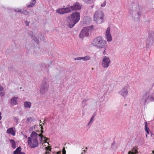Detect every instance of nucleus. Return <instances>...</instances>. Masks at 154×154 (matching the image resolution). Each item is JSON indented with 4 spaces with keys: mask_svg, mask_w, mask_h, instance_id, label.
Wrapping results in <instances>:
<instances>
[{
    "mask_svg": "<svg viewBox=\"0 0 154 154\" xmlns=\"http://www.w3.org/2000/svg\"><path fill=\"white\" fill-rule=\"evenodd\" d=\"M38 136L40 137V140L41 143L42 142V138L45 139L46 138L45 137H44L42 134H37L35 132L33 131L32 132L30 137L28 138V144L31 148H35L38 146V142L37 140Z\"/></svg>",
    "mask_w": 154,
    "mask_h": 154,
    "instance_id": "obj_1",
    "label": "nucleus"
},
{
    "mask_svg": "<svg viewBox=\"0 0 154 154\" xmlns=\"http://www.w3.org/2000/svg\"><path fill=\"white\" fill-rule=\"evenodd\" d=\"M80 17L79 12H73L70 16L66 17V20L67 22V26L70 28H72L79 21Z\"/></svg>",
    "mask_w": 154,
    "mask_h": 154,
    "instance_id": "obj_2",
    "label": "nucleus"
},
{
    "mask_svg": "<svg viewBox=\"0 0 154 154\" xmlns=\"http://www.w3.org/2000/svg\"><path fill=\"white\" fill-rule=\"evenodd\" d=\"M91 44L98 48H103L106 47V42L102 36H99L94 39L91 42Z\"/></svg>",
    "mask_w": 154,
    "mask_h": 154,
    "instance_id": "obj_3",
    "label": "nucleus"
},
{
    "mask_svg": "<svg viewBox=\"0 0 154 154\" xmlns=\"http://www.w3.org/2000/svg\"><path fill=\"white\" fill-rule=\"evenodd\" d=\"M142 14L141 11L138 5H134L132 9L130 11V14L135 20H138L140 19Z\"/></svg>",
    "mask_w": 154,
    "mask_h": 154,
    "instance_id": "obj_4",
    "label": "nucleus"
},
{
    "mask_svg": "<svg viewBox=\"0 0 154 154\" xmlns=\"http://www.w3.org/2000/svg\"><path fill=\"white\" fill-rule=\"evenodd\" d=\"M153 101H154V93L150 95L149 91H147L142 96L140 103L141 105L145 106L146 104Z\"/></svg>",
    "mask_w": 154,
    "mask_h": 154,
    "instance_id": "obj_5",
    "label": "nucleus"
},
{
    "mask_svg": "<svg viewBox=\"0 0 154 154\" xmlns=\"http://www.w3.org/2000/svg\"><path fill=\"white\" fill-rule=\"evenodd\" d=\"M94 20L97 24L103 23L104 20L103 12L100 11H95L94 15Z\"/></svg>",
    "mask_w": 154,
    "mask_h": 154,
    "instance_id": "obj_6",
    "label": "nucleus"
},
{
    "mask_svg": "<svg viewBox=\"0 0 154 154\" xmlns=\"http://www.w3.org/2000/svg\"><path fill=\"white\" fill-rule=\"evenodd\" d=\"M48 79L45 78L42 81L40 85V93L42 94H45L48 90L49 87Z\"/></svg>",
    "mask_w": 154,
    "mask_h": 154,
    "instance_id": "obj_7",
    "label": "nucleus"
},
{
    "mask_svg": "<svg viewBox=\"0 0 154 154\" xmlns=\"http://www.w3.org/2000/svg\"><path fill=\"white\" fill-rule=\"evenodd\" d=\"M110 60L109 57L105 56L103 58L102 66L104 68H107L109 66Z\"/></svg>",
    "mask_w": 154,
    "mask_h": 154,
    "instance_id": "obj_8",
    "label": "nucleus"
},
{
    "mask_svg": "<svg viewBox=\"0 0 154 154\" xmlns=\"http://www.w3.org/2000/svg\"><path fill=\"white\" fill-rule=\"evenodd\" d=\"M89 28L88 27H85L81 31L79 35L80 38H82L85 36H88L89 35Z\"/></svg>",
    "mask_w": 154,
    "mask_h": 154,
    "instance_id": "obj_9",
    "label": "nucleus"
},
{
    "mask_svg": "<svg viewBox=\"0 0 154 154\" xmlns=\"http://www.w3.org/2000/svg\"><path fill=\"white\" fill-rule=\"evenodd\" d=\"M110 27H108L107 29L105 34V36L107 41L108 42H111L112 39V38L110 32Z\"/></svg>",
    "mask_w": 154,
    "mask_h": 154,
    "instance_id": "obj_10",
    "label": "nucleus"
},
{
    "mask_svg": "<svg viewBox=\"0 0 154 154\" xmlns=\"http://www.w3.org/2000/svg\"><path fill=\"white\" fill-rule=\"evenodd\" d=\"M119 94L124 97L126 96L128 94V87L127 86H124L119 91Z\"/></svg>",
    "mask_w": 154,
    "mask_h": 154,
    "instance_id": "obj_11",
    "label": "nucleus"
},
{
    "mask_svg": "<svg viewBox=\"0 0 154 154\" xmlns=\"http://www.w3.org/2000/svg\"><path fill=\"white\" fill-rule=\"evenodd\" d=\"M72 11L74 10H79L81 9L80 5L78 3H76L73 5L71 6Z\"/></svg>",
    "mask_w": 154,
    "mask_h": 154,
    "instance_id": "obj_12",
    "label": "nucleus"
},
{
    "mask_svg": "<svg viewBox=\"0 0 154 154\" xmlns=\"http://www.w3.org/2000/svg\"><path fill=\"white\" fill-rule=\"evenodd\" d=\"M18 97H14L10 100V103L11 106H14L17 104V100Z\"/></svg>",
    "mask_w": 154,
    "mask_h": 154,
    "instance_id": "obj_13",
    "label": "nucleus"
},
{
    "mask_svg": "<svg viewBox=\"0 0 154 154\" xmlns=\"http://www.w3.org/2000/svg\"><path fill=\"white\" fill-rule=\"evenodd\" d=\"M83 20L85 24H89L91 21V19L90 17L87 16L84 18Z\"/></svg>",
    "mask_w": 154,
    "mask_h": 154,
    "instance_id": "obj_14",
    "label": "nucleus"
},
{
    "mask_svg": "<svg viewBox=\"0 0 154 154\" xmlns=\"http://www.w3.org/2000/svg\"><path fill=\"white\" fill-rule=\"evenodd\" d=\"M68 7L66 8H65L64 6H63L65 13H67L70 12L72 11V8H71V6H70L69 5H68Z\"/></svg>",
    "mask_w": 154,
    "mask_h": 154,
    "instance_id": "obj_15",
    "label": "nucleus"
},
{
    "mask_svg": "<svg viewBox=\"0 0 154 154\" xmlns=\"http://www.w3.org/2000/svg\"><path fill=\"white\" fill-rule=\"evenodd\" d=\"M14 128H11L8 129L7 131V133L11 134L14 136L15 135V131L13 130Z\"/></svg>",
    "mask_w": 154,
    "mask_h": 154,
    "instance_id": "obj_16",
    "label": "nucleus"
},
{
    "mask_svg": "<svg viewBox=\"0 0 154 154\" xmlns=\"http://www.w3.org/2000/svg\"><path fill=\"white\" fill-rule=\"evenodd\" d=\"M21 148L20 146H19L14 151L13 153L23 154V153H24L23 152H21Z\"/></svg>",
    "mask_w": 154,
    "mask_h": 154,
    "instance_id": "obj_17",
    "label": "nucleus"
},
{
    "mask_svg": "<svg viewBox=\"0 0 154 154\" xmlns=\"http://www.w3.org/2000/svg\"><path fill=\"white\" fill-rule=\"evenodd\" d=\"M56 12L61 14H65L64 8H58L57 11Z\"/></svg>",
    "mask_w": 154,
    "mask_h": 154,
    "instance_id": "obj_18",
    "label": "nucleus"
},
{
    "mask_svg": "<svg viewBox=\"0 0 154 154\" xmlns=\"http://www.w3.org/2000/svg\"><path fill=\"white\" fill-rule=\"evenodd\" d=\"M9 141L11 144V145L13 149H15L17 146H16V142H15L14 140L13 139H11L9 140Z\"/></svg>",
    "mask_w": 154,
    "mask_h": 154,
    "instance_id": "obj_19",
    "label": "nucleus"
},
{
    "mask_svg": "<svg viewBox=\"0 0 154 154\" xmlns=\"http://www.w3.org/2000/svg\"><path fill=\"white\" fill-rule=\"evenodd\" d=\"M35 0H31L30 2L29 5H27V7L28 8L32 7L35 5Z\"/></svg>",
    "mask_w": 154,
    "mask_h": 154,
    "instance_id": "obj_20",
    "label": "nucleus"
},
{
    "mask_svg": "<svg viewBox=\"0 0 154 154\" xmlns=\"http://www.w3.org/2000/svg\"><path fill=\"white\" fill-rule=\"evenodd\" d=\"M24 107L26 108H30L31 106V103L29 102L26 101L24 103Z\"/></svg>",
    "mask_w": 154,
    "mask_h": 154,
    "instance_id": "obj_21",
    "label": "nucleus"
},
{
    "mask_svg": "<svg viewBox=\"0 0 154 154\" xmlns=\"http://www.w3.org/2000/svg\"><path fill=\"white\" fill-rule=\"evenodd\" d=\"M138 152L135 148H133L132 150V151H129L128 154H136L138 153Z\"/></svg>",
    "mask_w": 154,
    "mask_h": 154,
    "instance_id": "obj_22",
    "label": "nucleus"
},
{
    "mask_svg": "<svg viewBox=\"0 0 154 154\" xmlns=\"http://www.w3.org/2000/svg\"><path fill=\"white\" fill-rule=\"evenodd\" d=\"M33 39L37 44L39 43V37L38 36H32Z\"/></svg>",
    "mask_w": 154,
    "mask_h": 154,
    "instance_id": "obj_23",
    "label": "nucleus"
},
{
    "mask_svg": "<svg viewBox=\"0 0 154 154\" xmlns=\"http://www.w3.org/2000/svg\"><path fill=\"white\" fill-rule=\"evenodd\" d=\"M90 57L89 56H86L84 57H82V60L84 61H87L90 59Z\"/></svg>",
    "mask_w": 154,
    "mask_h": 154,
    "instance_id": "obj_24",
    "label": "nucleus"
},
{
    "mask_svg": "<svg viewBox=\"0 0 154 154\" xmlns=\"http://www.w3.org/2000/svg\"><path fill=\"white\" fill-rule=\"evenodd\" d=\"M21 14L27 15L29 14V12L26 10H23L21 11Z\"/></svg>",
    "mask_w": 154,
    "mask_h": 154,
    "instance_id": "obj_25",
    "label": "nucleus"
},
{
    "mask_svg": "<svg viewBox=\"0 0 154 154\" xmlns=\"http://www.w3.org/2000/svg\"><path fill=\"white\" fill-rule=\"evenodd\" d=\"M94 0H83V1L87 4H91L93 2Z\"/></svg>",
    "mask_w": 154,
    "mask_h": 154,
    "instance_id": "obj_26",
    "label": "nucleus"
},
{
    "mask_svg": "<svg viewBox=\"0 0 154 154\" xmlns=\"http://www.w3.org/2000/svg\"><path fill=\"white\" fill-rule=\"evenodd\" d=\"M34 119L31 117H29L27 118V121L28 122H31L34 121Z\"/></svg>",
    "mask_w": 154,
    "mask_h": 154,
    "instance_id": "obj_27",
    "label": "nucleus"
},
{
    "mask_svg": "<svg viewBox=\"0 0 154 154\" xmlns=\"http://www.w3.org/2000/svg\"><path fill=\"white\" fill-rule=\"evenodd\" d=\"M152 40H147V42H146V45H147V47H148V43H150V44L149 45H152Z\"/></svg>",
    "mask_w": 154,
    "mask_h": 154,
    "instance_id": "obj_28",
    "label": "nucleus"
},
{
    "mask_svg": "<svg viewBox=\"0 0 154 154\" xmlns=\"http://www.w3.org/2000/svg\"><path fill=\"white\" fill-rule=\"evenodd\" d=\"M147 122H145V130L146 131H149V129L148 127H147Z\"/></svg>",
    "mask_w": 154,
    "mask_h": 154,
    "instance_id": "obj_29",
    "label": "nucleus"
},
{
    "mask_svg": "<svg viewBox=\"0 0 154 154\" xmlns=\"http://www.w3.org/2000/svg\"><path fill=\"white\" fill-rule=\"evenodd\" d=\"M14 10L15 12H19L21 14V10L18 9H14Z\"/></svg>",
    "mask_w": 154,
    "mask_h": 154,
    "instance_id": "obj_30",
    "label": "nucleus"
},
{
    "mask_svg": "<svg viewBox=\"0 0 154 154\" xmlns=\"http://www.w3.org/2000/svg\"><path fill=\"white\" fill-rule=\"evenodd\" d=\"M94 117V115L93 116H92L91 118V119L89 121L90 122L92 123L93 122V120Z\"/></svg>",
    "mask_w": 154,
    "mask_h": 154,
    "instance_id": "obj_31",
    "label": "nucleus"
},
{
    "mask_svg": "<svg viewBox=\"0 0 154 154\" xmlns=\"http://www.w3.org/2000/svg\"><path fill=\"white\" fill-rule=\"evenodd\" d=\"M75 60H82V57H78L75 58Z\"/></svg>",
    "mask_w": 154,
    "mask_h": 154,
    "instance_id": "obj_32",
    "label": "nucleus"
},
{
    "mask_svg": "<svg viewBox=\"0 0 154 154\" xmlns=\"http://www.w3.org/2000/svg\"><path fill=\"white\" fill-rule=\"evenodd\" d=\"M62 154H66V151L65 149V147H63L62 149Z\"/></svg>",
    "mask_w": 154,
    "mask_h": 154,
    "instance_id": "obj_33",
    "label": "nucleus"
},
{
    "mask_svg": "<svg viewBox=\"0 0 154 154\" xmlns=\"http://www.w3.org/2000/svg\"><path fill=\"white\" fill-rule=\"evenodd\" d=\"M40 66L41 67H43V66H45L46 67V66L45 65V63H41V64H40Z\"/></svg>",
    "mask_w": 154,
    "mask_h": 154,
    "instance_id": "obj_34",
    "label": "nucleus"
},
{
    "mask_svg": "<svg viewBox=\"0 0 154 154\" xmlns=\"http://www.w3.org/2000/svg\"><path fill=\"white\" fill-rule=\"evenodd\" d=\"M106 5V2H104L103 4L101 5V7H104Z\"/></svg>",
    "mask_w": 154,
    "mask_h": 154,
    "instance_id": "obj_35",
    "label": "nucleus"
},
{
    "mask_svg": "<svg viewBox=\"0 0 154 154\" xmlns=\"http://www.w3.org/2000/svg\"><path fill=\"white\" fill-rule=\"evenodd\" d=\"M4 92H0V96L1 97H2L4 95Z\"/></svg>",
    "mask_w": 154,
    "mask_h": 154,
    "instance_id": "obj_36",
    "label": "nucleus"
},
{
    "mask_svg": "<svg viewBox=\"0 0 154 154\" xmlns=\"http://www.w3.org/2000/svg\"><path fill=\"white\" fill-rule=\"evenodd\" d=\"M104 48V51H103V54L104 55H105L106 54V48L105 47Z\"/></svg>",
    "mask_w": 154,
    "mask_h": 154,
    "instance_id": "obj_37",
    "label": "nucleus"
},
{
    "mask_svg": "<svg viewBox=\"0 0 154 154\" xmlns=\"http://www.w3.org/2000/svg\"><path fill=\"white\" fill-rule=\"evenodd\" d=\"M25 23H26V26H29V22H27V21H25Z\"/></svg>",
    "mask_w": 154,
    "mask_h": 154,
    "instance_id": "obj_38",
    "label": "nucleus"
},
{
    "mask_svg": "<svg viewBox=\"0 0 154 154\" xmlns=\"http://www.w3.org/2000/svg\"><path fill=\"white\" fill-rule=\"evenodd\" d=\"M45 154H50V153L48 151H46L45 152Z\"/></svg>",
    "mask_w": 154,
    "mask_h": 154,
    "instance_id": "obj_39",
    "label": "nucleus"
},
{
    "mask_svg": "<svg viewBox=\"0 0 154 154\" xmlns=\"http://www.w3.org/2000/svg\"><path fill=\"white\" fill-rule=\"evenodd\" d=\"M14 119V120H16V122H17L18 120V119L17 118L15 117Z\"/></svg>",
    "mask_w": 154,
    "mask_h": 154,
    "instance_id": "obj_40",
    "label": "nucleus"
},
{
    "mask_svg": "<svg viewBox=\"0 0 154 154\" xmlns=\"http://www.w3.org/2000/svg\"><path fill=\"white\" fill-rule=\"evenodd\" d=\"M1 112H0V120H1L2 119V117L1 116ZM0 123H1V122H0Z\"/></svg>",
    "mask_w": 154,
    "mask_h": 154,
    "instance_id": "obj_41",
    "label": "nucleus"
},
{
    "mask_svg": "<svg viewBox=\"0 0 154 154\" xmlns=\"http://www.w3.org/2000/svg\"><path fill=\"white\" fill-rule=\"evenodd\" d=\"M115 144V142H113L112 144V146H113L114 144Z\"/></svg>",
    "mask_w": 154,
    "mask_h": 154,
    "instance_id": "obj_42",
    "label": "nucleus"
},
{
    "mask_svg": "<svg viewBox=\"0 0 154 154\" xmlns=\"http://www.w3.org/2000/svg\"><path fill=\"white\" fill-rule=\"evenodd\" d=\"M91 123V122H90L89 121V122L88 123L87 125H88L89 126V125H90V124Z\"/></svg>",
    "mask_w": 154,
    "mask_h": 154,
    "instance_id": "obj_43",
    "label": "nucleus"
},
{
    "mask_svg": "<svg viewBox=\"0 0 154 154\" xmlns=\"http://www.w3.org/2000/svg\"><path fill=\"white\" fill-rule=\"evenodd\" d=\"M61 152L60 151L58 152H57V154H60Z\"/></svg>",
    "mask_w": 154,
    "mask_h": 154,
    "instance_id": "obj_44",
    "label": "nucleus"
},
{
    "mask_svg": "<svg viewBox=\"0 0 154 154\" xmlns=\"http://www.w3.org/2000/svg\"><path fill=\"white\" fill-rule=\"evenodd\" d=\"M146 133L147 134H149V131H146Z\"/></svg>",
    "mask_w": 154,
    "mask_h": 154,
    "instance_id": "obj_45",
    "label": "nucleus"
},
{
    "mask_svg": "<svg viewBox=\"0 0 154 154\" xmlns=\"http://www.w3.org/2000/svg\"><path fill=\"white\" fill-rule=\"evenodd\" d=\"M41 132L42 133H43V130H41Z\"/></svg>",
    "mask_w": 154,
    "mask_h": 154,
    "instance_id": "obj_46",
    "label": "nucleus"
},
{
    "mask_svg": "<svg viewBox=\"0 0 154 154\" xmlns=\"http://www.w3.org/2000/svg\"><path fill=\"white\" fill-rule=\"evenodd\" d=\"M41 130H43V127L42 126L41 127Z\"/></svg>",
    "mask_w": 154,
    "mask_h": 154,
    "instance_id": "obj_47",
    "label": "nucleus"
},
{
    "mask_svg": "<svg viewBox=\"0 0 154 154\" xmlns=\"http://www.w3.org/2000/svg\"><path fill=\"white\" fill-rule=\"evenodd\" d=\"M93 5H92L91 6V8H93Z\"/></svg>",
    "mask_w": 154,
    "mask_h": 154,
    "instance_id": "obj_48",
    "label": "nucleus"
},
{
    "mask_svg": "<svg viewBox=\"0 0 154 154\" xmlns=\"http://www.w3.org/2000/svg\"><path fill=\"white\" fill-rule=\"evenodd\" d=\"M83 151L85 152L86 151V150H83Z\"/></svg>",
    "mask_w": 154,
    "mask_h": 154,
    "instance_id": "obj_49",
    "label": "nucleus"
},
{
    "mask_svg": "<svg viewBox=\"0 0 154 154\" xmlns=\"http://www.w3.org/2000/svg\"><path fill=\"white\" fill-rule=\"evenodd\" d=\"M147 134H146V137H147Z\"/></svg>",
    "mask_w": 154,
    "mask_h": 154,
    "instance_id": "obj_50",
    "label": "nucleus"
},
{
    "mask_svg": "<svg viewBox=\"0 0 154 154\" xmlns=\"http://www.w3.org/2000/svg\"><path fill=\"white\" fill-rule=\"evenodd\" d=\"M41 125H44V123H42V124H41Z\"/></svg>",
    "mask_w": 154,
    "mask_h": 154,
    "instance_id": "obj_51",
    "label": "nucleus"
},
{
    "mask_svg": "<svg viewBox=\"0 0 154 154\" xmlns=\"http://www.w3.org/2000/svg\"><path fill=\"white\" fill-rule=\"evenodd\" d=\"M88 149V148H87V147H86V148H85V149Z\"/></svg>",
    "mask_w": 154,
    "mask_h": 154,
    "instance_id": "obj_52",
    "label": "nucleus"
},
{
    "mask_svg": "<svg viewBox=\"0 0 154 154\" xmlns=\"http://www.w3.org/2000/svg\"><path fill=\"white\" fill-rule=\"evenodd\" d=\"M84 153L83 152H82V153H81V154H84Z\"/></svg>",
    "mask_w": 154,
    "mask_h": 154,
    "instance_id": "obj_53",
    "label": "nucleus"
},
{
    "mask_svg": "<svg viewBox=\"0 0 154 154\" xmlns=\"http://www.w3.org/2000/svg\"><path fill=\"white\" fill-rule=\"evenodd\" d=\"M126 105H127V104H125V106H126Z\"/></svg>",
    "mask_w": 154,
    "mask_h": 154,
    "instance_id": "obj_54",
    "label": "nucleus"
},
{
    "mask_svg": "<svg viewBox=\"0 0 154 154\" xmlns=\"http://www.w3.org/2000/svg\"><path fill=\"white\" fill-rule=\"evenodd\" d=\"M94 69L93 68H92V69Z\"/></svg>",
    "mask_w": 154,
    "mask_h": 154,
    "instance_id": "obj_55",
    "label": "nucleus"
},
{
    "mask_svg": "<svg viewBox=\"0 0 154 154\" xmlns=\"http://www.w3.org/2000/svg\"><path fill=\"white\" fill-rule=\"evenodd\" d=\"M50 151H51V149H50V150H49Z\"/></svg>",
    "mask_w": 154,
    "mask_h": 154,
    "instance_id": "obj_56",
    "label": "nucleus"
},
{
    "mask_svg": "<svg viewBox=\"0 0 154 154\" xmlns=\"http://www.w3.org/2000/svg\"><path fill=\"white\" fill-rule=\"evenodd\" d=\"M84 101H85V100L83 101V103L84 102Z\"/></svg>",
    "mask_w": 154,
    "mask_h": 154,
    "instance_id": "obj_57",
    "label": "nucleus"
},
{
    "mask_svg": "<svg viewBox=\"0 0 154 154\" xmlns=\"http://www.w3.org/2000/svg\"><path fill=\"white\" fill-rule=\"evenodd\" d=\"M60 154H61L60 153Z\"/></svg>",
    "mask_w": 154,
    "mask_h": 154,
    "instance_id": "obj_58",
    "label": "nucleus"
}]
</instances>
